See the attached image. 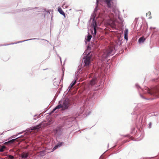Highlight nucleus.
I'll return each instance as SVG.
<instances>
[{
  "instance_id": "10",
  "label": "nucleus",
  "mask_w": 159,
  "mask_h": 159,
  "mask_svg": "<svg viewBox=\"0 0 159 159\" xmlns=\"http://www.w3.org/2000/svg\"><path fill=\"white\" fill-rule=\"evenodd\" d=\"M18 157L19 159H28L29 155L28 152H24L19 154Z\"/></svg>"
},
{
  "instance_id": "38",
  "label": "nucleus",
  "mask_w": 159,
  "mask_h": 159,
  "mask_svg": "<svg viewBox=\"0 0 159 159\" xmlns=\"http://www.w3.org/2000/svg\"><path fill=\"white\" fill-rule=\"evenodd\" d=\"M152 127V123L150 122L148 124V128L149 129H150Z\"/></svg>"
},
{
  "instance_id": "25",
  "label": "nucleus",
  "mask_w": 159,
  "mask_h": 159,
  "mask_svg": "<svg viewBox=\"0 0 159 159\" xmlns=\"http://www.w3.org/2000/svg\"><path fill=\"white\" fill-rule=\"evenodd\" d=\"M53 122L52 120H49L48 122L45 124H44L46 126H48L50 125Z\"/></svg>"
},
{
  "instance_id": "24",
  "label": "nucleus",
  "mask_w": 159,
  "mask_h": 159,
  "mask_svg": "<svg viewBox=\"0 0 159 159\" xmlns=\"http://www.w3.org/2000/svg\"><path fill=\"white\" fill-rule=\"evenodd\" d=\"M92 37V36L91 35L89 34L87 36V39L85 38V39L87 42H89L90 41L91 38Z\"/></svg>"
},
{
  "instance_id": "11",
  "label": "nucleus",
  "mask_w": 159,
  "mask_h": 159,
  "mask_svg": "<svg viewBox=\"0 0 159 159\" xmlns=\"http://www.w3.org/2000/svg\"><path fill=\"white\" fill-rule=\"evenodd\" d=\"M64 142L59 141L52 149L51 152H53L57 148L64 145Z\"/></svg>"
},
{
  "instance_id": "31",
  "label": "nucleus",
  "mask_w": 159,
  "mask_h": 159,
  "mask_svg": "<svg viewBox=\"0 0 159 159\" xmlns=\"http://www.w3.org/2000/svg\"><path fill=\"white\" fill-rule=\"evenodd\" d=\"M14 44V43H11L7 44H1V45H0V47L2 46H7V45H11V44Z\"/></svg>"
},
{
  "instance_id": "17",
  "label": "nucleus",
  "mask_w": 159,
  "mask_h": 159,
  "mask_svg": "<svg viewBox=\"0 0 159 159\" xmlns=\"http://www.w3.org/2000/svg\"><path fill=\"white\" fill-rule=\"evenodd\" d=\"M128 29H125V30L124 34V39L127 41L128 39Z\"/></svg>"
},
{
  "instance_id": "53",
  "label": "nucleus",
  "mask_w": 159,
  "mask_h": 159,
  "mask_svg": "<svg viewBox=\"0 0 159 159\" xmlns=\"http://www.w3.org/2000/svg\"><path fill=\"white\" fill-rule=\"evenodd\" d=\"M48 69V68H46V69H43V70H47Z\"/></svg>"
},
{
  "instance_id": "55",
  "label": "nucleus",
  "mask_w": 159,
  "mask_h": 159,
  "mask_svg": "<svg viewBox=\"0 0 159 159\" xmlns=\"http://www.w3.org/2000/svg\"><path fill=\"white\" fill-rule=\"evenodd\" d=\"M89 115V113L88 114H87V115Z\"/></svg>"
},
{
  "instance_id": "19",
  "label": "nucleus",
  "mask_w": 159,
  "mask_h": 159,
  "mask_svg": "<svg viewBox=\"0 0 159 159\" xmlns=\"http://www.w3.org/2000/svg\"><path fill=\"white\" fill-rule=\"evenodd\" d=\"M59 13L61 15L63 16L64 17V18H66V16L65 13L62 10L61 8L60 7H58L57 9Z\"/></svg>"
},
{
  "instance_id": "6",
  "label": "nucleus",
  "mask_w": 159,
  "mask_h": 159,
  "mask_svg": "<svg viewBox=\"0 0 159 159\" xmlns=\"http://www.w3.org/2000/svg\"><path fill=\"white\" fill-rule=\"evenodd\" d=\"M64 124L59 125L53 130V132L55 136L57 138L61 139L62 134L63 131L64 129Z\"/></svg>"
},
{
  "instance_id": "41",
  "label": "nucleus",
  "mask_w": 159,
  "mask_h": 159,
  "mask_svg": "<svg viewBox=\"0 0 159 159\" xmlns=\"http://www.w3.org/2000/svg\"><path fill=\"white\" fill-rule=\"evenodd\" d=\"M62 75L64 76V74L65 68H62Z\"/></svg>"
},
{
  "instance_id": "45",
  "label": "nucleus",
  "mask_w": 159,
  "mask_h": 159,
  "mask_svg": "<svg viewBox=\"0 0 159 159\" xmlns=\"http://www.w3.org/2000/svg\"><path fill=\"white\" fill-rule=\"evenodd\" d=\"M125 136L129 137L130 136L129 134H128V135H125Z\"/></svg>"
},
{
  "instance_id": "3",
  "label": "nucleus",
  "mask_w": 159,
  "mask_h": 159,
  "mask_svg": "<svg viewBox=\"0 0 159 159\" xmlns=\"http://www.w3.org/2000/svg\"><path fill=\"white\" fill-rule=\"evenodd\" d=\"M131 114L133 115L132 119L133 121H135L139 118V122L142 123L144 113L141 109L136 107L134 108V111L131 113Z\"/></svg>"
},
{
  "instance_id": "5",
  "label": "nucleus",
  "mask_w": 159,
  "mask_h": 159,
  "mask_svg": "<svg viewBox=\"0 0 159 159\" xmlns=\"http://www.w3.org/2000/svg\"><path fill=\"white\" fill-rule=\"evenodd\" d=\"M92 21L91 23V28L93 29V30L90 29V31L91 34L93 35V38L94 39L95 38V35L97 34V29L99 28L98 26V23L96 19H95L96 17L95 16H92Z\"/></svg>"
},
{
  "instance_id": "9",
  "label": "nucleus",
  "mask_w": 159,
  "mask_h": 159,
  "mask_svg": "<svg viewBox=\"0 0 159 159\" xmlns=\"http://www.w3.org/2000/svg\"><path fill=\"white\" fill-rule=\"evenodd\" d=\"M101 0H96V5L94 10L93 12V15H92V16H95V17H96L97 16V13H99V12L98 11V10H99V8L98 7L99 4V2L101 1Z\"/></svg>"
},
{
  "instance_id": "34",
  "label": "nucleus",
  "mask_w": 159,
  "mask_h": 159,
  "mask_svg": "<svg viewBox=\"0 0 159 159\" xmlns=\"http://www.w3.org/2000/svg\"><path fill=\"white\" fill-rule=\"evenodd\" d=\"M57 109L56 107H54L53 109V110L50 112V114H52Z\"/></svg>"
},
{
  "instance_id": "60",
  "label": "nucleus",
  "mask_w": 159,
  "mask_h": 159,
  "mask_svg": "<svg viewBox=\"0 0 159 159\" xmlns=\"http://www.w3.org/2000/svg\"><path fill=\"white\" fill-rule=\"evenodd\" d=\"M108 146H109V144H108Z\"/></svg>"
},
{
  "instance_id": "42",
  "label": "nucleus",
  "mask_w": 159,
  "mask_h": 159,
  "mask_svg": "<svg viewBox=\"0 0 159 159\" xmlns=\"http://www.w3.org/2000/svg\"><path fill=\"white\" fill-rule=\"evenodd\" d=\"M71 88V87H70V86H69L68 89H67V91H68V92H69L70 91Z\"/></svg>"
},
{
  "instance_id": "13",
  "label": "nucleus",
  "mask_w": 159,
  "mask_h": 159,
  "mask_svg": "<svg viewBox=\"0 0 159 159\" xmlns=\"http://www.w3.org/2000/svg\"><path fill=\"white\" fill-rule=\"evenodd\" d=\"M97 81V77L95 75H93V77L89 83V85L92 86L94 85L96 83Z\"/></svg>"
},
{
  "instance_id": "58",
  "label": "nucleus",
  "mask_w": 159,
  "mask_h": 159,
  "mask_svg": "<svg viewBox=\"0 0 159 159\" xmlns=\"http://www.w3.org/2000/svg\"><path fill=\"white\" fill-rule=\"evenodd\" d=\"M156 116V115H154V116Z\"/></svg>"
},
{
  "instance_id": "44",
  "label": "nucleus",
  "mask_w": 159,
  "mask_h": 159,
  "mask_svg": "<svg viewBox=\"0 0 159 159\" xmlns=\"http://www.w3.org/2000/svg\"><path fill=\"white\" fill-rule=\"evenodd\" d=\"M152 29H156V27H151L150 28V30H151Z\"/></svg>"
},
{
  "instance_id": "1",
  "label": "nucleus",
  "mask_w": 159,
  "mask_h": 159,
  "mask_svg": "<svg viewBox=\"0 0 159 159\" xmlns=\"http://www.w3.org/2000/svg\"><path fill=\"white\" fill-rule=\"evenodd\" d=\"M153 80L158 82L157 84H159L153 86L150 89L146 87L145 89L147 90L148 94L150 97L146 98L141 94L140 95L141 98L146 100H153L156 98H159V79H154Z\"/></svg>"
},
{
  "instance_id": "54",
  "label": "nucleus",
  "mask_w": 159,
  "mask_h": 159,
  "mask_svg": "<svg viewBox=\"0 0 159 159\" xmlns=\"http://www.w3.org/2000/svg\"><path fill=\"white\" fill-rule=\"evenodd\" d=\"M129 142V141H128V140H126V141H125V142Z\"/></svg>"
},
{
  "instance_id": "7",
  "label": "nucleus",
  "mask_w": 159,
  "mask_h": 159,
  "mask_svg": "<svg viewBox=\"0 0 159 159\" xmlns=\"http://www.w3.org/2000/svg\"><path fill=\"white\" fill-rule=\"evenodd\" d=\"M117 47V46L115 45L110 48L107 51V52L105 54V55L104 57L105 58L107 59L108 57L114 54L116 50Z\"/></svg>"
},
{
  "instance_id": "56",
  "label": "nucleus",
  "mask_w": 159,
  "mask_h": 159,
  "mask_svg": "<svg viewBox=\"0 0 159 159\" xmlns=\"http://www.w3.org/2000/svg\"><path fill=\"white\" fill-rule=\"evenodd\" d=\"M98 78V76H97L96 75H95Z\"/></svg>"
},
{
  "instance_id": "21",
  "label": "nucleus",
  "mask_w": 159,
  "mask_h": 159,
  "mask_svg": "<svg viewBox=\"0 0 159 159\" xmlns=\"http://www.w3.org/2000/svg\"><path fill=\"white\" fill-rule=\"evenodd\" d=\"M145 38L143 37H142L140 38L138 40V42L139 43H143L145 40Z\"/></svg>"
},
{
  "instance_id": "35",
  "label": "nucleus",
  "mask_w": 159,
  "mask_h": 159,
  "mask_svg": "<svg viewBox=\"0 0 159 159\" xmlns=\"http://www.w3.org/2000/svg\"><path fill=\"white\" fill-rule=\"evenodd\" d=\"M135 128H133L132 129L131 132V134H133L135 133Z\"/></svg>"
},
{
  "instance_id": "46",
  "label": "nucleus",
  "mask_w": 159,
  "mask_h": 159,
  "mask_svg": "<svg viewBox=\"0 0 159 159\" xmlns=\"http://www.w3.org/2000/svg\"><path fill=\"white\" fill-rule=\"evenodd\" d=\"M63 76H63V75H62V78H61V80H63Z\"/></svg>"
},
{
  "instance_id": "48",
  "label": "nucleus",
  "mask_w": 159,
  "mask_h": 159,
  "mask_svg": "<svg viewBox=\"0 0 159 159\" xmlns=\"http://www.w3.org/2000/svg\"><path fill=\"white\" fill-rule=\"evenodd\" d=\"M33 119L34 120H37V118H33Z\"/></svg>"
},
{
  "instance_id": "39",
  "label": "nucleus",
  "mask_w": 159,
  "mask_h": 159,
  "mask_svg": "<svg viewBox=\"0 0 159 159\" xmlns=\"http://www.w3.org/2000/svg\"><path fill=\"white\" fill-rule=\"evenodd\" d=\"M34 117L37 116V118L38 119L40 117V115H38L36 114L33 116Z\"/></svg>"
},
{
  "instance_id": "20",
  "label": "nucleus",
  "mask_w": 159,
  "mask_h": 159,
  "mask_svg": "<svg viewBox=\"0 0 159 159\" xmlns=\"http://www.w3.org/2000/svg\"><path fill=\"white\" fill-rule=\"evenodd\" d=\"M39 39V38L30 39H26V40L18 41L17 42L14 43V44H17V43H21L24 42H25V41H26L30 40H32Z\"/></svg>"
},
{
  "instance_id": "14",
  "label": "nucleus",
  "mask_w": 159,
  "mask_h": 159,
  "mask_svg": "<svg viewBox=\"0 0 159 159\" xmlns=\"http://www.w3.org/2000/svg\"><path fill=\"white\" fill-rule=\"evenodd\" d=\"M112 12L113 13V17L115 18H117L118 16H120V12L118 9H115L113 8L112 9Z\"/></svg>"
},
{
  "instance_id": "49",
  "label": "nucleus",
  "mask_w": 159,
  "mask_h": 159,
  "mask_svg": "<svg viewBox=\"0 0 159 159\" xmlns=\"http://www.w3.org/2000/svg\"><path fill=\"white\" fill-rule=\"evenodd\" d=\"M108 17L110 19H111V18L110 17V16H109V15L108 16Z\"/></svg>"
},
{
  "instance_id": "50",
  "label": "nucleus",
  "mask_w": 159,
  "mask_h": 159,
  "mask_svg": "<svg viewBox=\"0 0 159 159\" xmlns=\"http://www.w3.org/2000/svg\"><path fill=\"white\" fill-rule=\"evenodd\" d=\"M102 155H101V156H100V158H99V159H102V158H101V157H102Z\"/></svg>"
},
{
  "instance_id": "57",
  "label": "nucleus",
  "mask_w": 159,
  "mask_h": 159,
  "mask_svg": "<svg viewBox=\"0 0 159 159\" xmlns=\"http://www.w3.org/2000/svg\"><path fill=\"white\" fill-rule=\"evenodd\" d=\"M3 134V133H2V134H1L0 135H2Z\"/></svg>"
},
{
  "instance_id": "40",
  "label": "nucleus",
  "mask_w": 159,
  "mask_h": 159,
  "mask_svg": "<svg viewBox=\"0 0 159 159\" xmlns=\"http://www.w3.org/2000/svg\"><path fill=\"white\" fill-rule=\"evenodd\" d=\"M25 131L23 130L22 132H20L18 134H16V135H17V136L18 135L21 134H22L23 133L25 132Z\"/></svg>"
},
{
  "instance_id": "52",
  "label": "nucleus",
  "mask_w": 159,
  "mask_h": 159,
  "mask_svg": "<svg viewBox=\"0 0 159 159\" xmlns=\"http://www.w3.org/2000/svg\"><path fill=\"white\" fill-rule=\"evenodd\" d=\"M85 75H86V76H88V73L87 74V73H85Z\"/></svg>"
},
{
  "instance_id": "30",
  "label": "nucleus",
  "mask_w": 159,
  "mask_h": 159,
  "mask_svg": "<svg viewBox=\"0 0 159 159\" xmlns=\"http://www.w3.org/2000/svg\"><path fill=\"white\" fill-rule=\"evenodd\" d=\"M135 86H136V88L138 89H141L142 90H143L142 88L140 87V86L138 84H135Z\"/></svg>"
},
{
  "instance_id": "23",
  "label": "nucleus",
  "mask_w": 159,
  "mask_h": 159,
  "mask_svg": "<svg viewBox=\"0 0 159 159\" xmlns=\"http://www.w3.org/2000/svg\"><path fill=\"white\" fill-rule=\"evenodd\" d=\"M76 83V80L73 81L70 84L69 86L70 87H72L74 85H75Z\"/></svg>"
},
{
  "instance_id": "18",
  "label": "nucleus",
  "mask_w": 159,
  "mask_h": 159,
  "mask_svg": "<svg viewBox=\"0 0 159 159\" xmlns=\"http://www.w3.org/2000/svg\"><path fill=\"white\" fill-rule=\"evenodd\" d=\"M39 8V7H34V8H32V7H29L28 8H22V9H20V11L23 12V11H28L29 10V9L30 10H31V9L32 10V9H37Z\"/></svg>"
},
{
  "instance_id": "28",
  "label": "nucleus",
  "mask_w": 159,
  "mask_h": 159,
  "mask_svg": "<svg viewBox=\"0 0 159 159\" xmlns=\"http://www.w3.org/2000/svg\"><path fill=\"white\" fill-rule=\"evenodd\" d=\"M7 157L8 159H14V157L11 155H7Z\"/></svg>"
},
{
  "instance_id": "36",
  "label": "nucleus",
  "mask_w": 159,
  "mask_h": 159,
  "mask_svg": "<svg viewBox=\"0 0 159 159\" xmlns=\"http://www.w3.org/2000/svg\"><path fill=\"white\" fill-rule=\"evenodd\" d=\"M81 68H78V69L77 70V73H80V72L81 73H82V70H81Z\"/></svg>"
},
{
  "instance_id": "59",
  "label": "nucleus",
  "mask_w": 159,
  "mask_h": 159,
  "mask_svg": "<svg viewBox=\"0 0 159 159\" xmlns=\"http://www.w3.org/2000/svg\"><path fill=\"white\" fill-rule=\"evenodd\" d=\"M87 73V72H86V73ZM87 73H88V71H87Z\"/></svg>"
},
{
  "instance_id": "29",
  "label": "nucleus",
  "mask_w": 159,
  "mask_h": 159,
  "mask_svg": "<svg viewBox=\"0 0 159 159\" xmlns=\"http://www.w3.org/2000/svg\"><path fill=\"white\" fill-rule=\"evenodd\" d=\"M117 17L118 18V19L120 20V23H122L124 21V20H123V18L120 17V16H118Z\"/></svg>"
},
{
  "instance_id": "12",
  "label": "nucleus",
  "mask_w": 159,
  "mask_h": 159,
  "mask_svg": "<svg viewBox=\"0 0 159 159\" xmlns=\"http://www.w3.org/2000/svg\"><path fill=\"white\" fill-rule=\"evenodd\" d=\"M113 0H104V2L108 8H111L112 4L113 2H112Z\"/></svg>"
},
{
  "instance_id": "2",
  "label": "nucleus",
  "mask_w": 159,
  "mask_h": 159,
  "mask_svg": "<svg viewBox=\"0 0 159 159\" xmlns=\"http://www.w3.org/2000/svg\"><path fill=\"white\" fill-rule=\"evenodd\" d=\"M70 101V99L67 97L64 98L62 101V100H60L59 101L58 104L56 107L57 109L61 108V110L64 111L69 110L71 104Z\"/></svg>"
},
{
  "instance_id": "15",
  "label": "nucleus",
  "mask_w": 159,
  "mask_h": 159,
  "mask_svg": "<svg viewBox=\"0 0 159 159\" xmlns=\"http://www.w3.org/2000/svg\"><path fill=\"white\" fill-rule=\"evenodd\" d=\"M41 127L42 124H39L33 127L32 128L30 127V128L27 129L26 130H29L30 131H31L33 129H39Z\"/></svg>"
},
{
  "instance_id": "22",
  "label": "nucleus",
  "mask_w": 159,
  "mask_h": 159,
  "mask_svg": "<svg viewBox=\"0 0 159 159\" xmlns=\"http://www.w3.org/2000/svg\"><path fill=\"white\" fill-rule=\"evenodd\" d=\"M6 147L4 145H0V152H3L4 151V149Z\"/></svg>"
},
{
  "instance_id": "37",
  "label": "nucleus",
  "mask_w": 159,
  "mask_h": 159,
  "mask_svg": "<svg viewBox=\"0 0 159 159\" xmlns=\"http://www.w3.org/2000/svg\"><path fill=\"white\" fill-rule=\"evenodd\" d=\"M56 55H57V56L59 58L61 62V57L59 56V54H58L57 53L56 51Z\"/></svg>"
},
{
  "instance_id": "27",
  "label": "nucleus",
  "mask_w": 159,
  "mask_h": 159,
  "mask_svg": "<svg viewBox=\"0 0 159 159\" xmlns=\"http://www.w3.org/2000/svg\"><path fill=\"white\" fill-rule=\"evenodd\" d=\"M116 44L117 45H120L122 44V43L121 40H120V38L118 39L116 42Z\"/></svg>"
},
{
  "instance_id": "8",
  "label": "nucleus",
  "mask_w": 159,
  "mask_h": 159,
  "mask_svg": "<svg viewBox=\"0 0 159 159\" xmlns=\"http://www.w3.org/2000/svg\"><path fill=\"white\" fill-rule=\"evenodd\" d=\"M16 136H17V135H13V136L10 137L6 140V141H7L5 142L4 143V144L9 145L13 143L16 139L19 137H23V136L21 135L20 137L15 138Z\"/></svg>"
},
{
  "instance_id": "32",
  "label": "nucleus",
  "mask_w": 159,
  "mask_h": 159,
  "mask_svg": "<svg viewBox=\"0 0 159 159\" xmlns=\"http://www.w3.org/2000/svg\"><path fill=\"white\" fill-rule=\"evenodd\" d=\"M91 49V47L90 46H89V45H88L87 46V50L88 51H85V52L87 51V52H90L91 51L90 50Z\"/></svg>"
},
{
  "instance_id": "33",
  "label": "nucleus",
  "mask_w": 159,
  "mask_h": 159,
  "mask_svg": "<svg viewBox=\"0 0 159 159\" xmlns=\"http://www.w3.org/2000/svg\"><path fill=\"white\" fill-rule=\"evenodd\" d=\"M57 109L56 107H54L53 109V110L50 112V114H52Z\"/></svg>"
},
{
  "instance_id": "4",
  "label": "nucleus",
  "mask_w": 159,
  "mask_h": 159,
  "mask_svg": "<svg viewBox=\"0 0 159 159\" xmlns=\"http://www.w3.org/2000/svg\"><path fill=\"white\" fill-rule=\"evenodd\" d=\"M91 51L87 52H85L86 55L84 56L83 60L84 69L88 70L90 66L91 65V59L92 54L91 53Z\"/></svg>"
},
{
  "instance_id": "51",
  "label": "nucleus",
  "mask_w": 159,
  "mask_h": 159,
  "mask_svg": "<svg viewBox=\"0 0 159 159\" xmlns=\"http://www.w3.org/2000/svg\"><path fill=\"white\" fill-rule=\"evenodd\" d=\"M41 39L42 40H45L46 41H48L47 40H45L44 39Z\"/></svg>"
},
{
  "instance_id": "47",
  "label": "nucleus",
  "mask_w": 159,
  "mask_h": 159,
  "mask_svg": "<svg viewBox=\"0 0 159 159\" xmlns=\"http://www.w3.org/2000/svg\"><path fill=\"white\" fill-rule=\"evenodd\" d=\"M47 12H48V13H50V11L49 10H48L47 11H46Z\"/></svg>"
},
{
  "instance_id": "16",
  "label": "nucleus",
  "mask_w": 159,
  "mask_h": 159,
  "mask_svg": "<svg viewBox=\"0 0 159 159\" xmlns=\"http://www.w3.org/2000/svg\"><path fill=\"white\" fill-rule=\"evenodd\" d=\"M48 150H49L50 149H45L43 151H40L39 155L42 157L44 156L47 153H48L50 152H48L47 151Z\"/></svg>"
},
{
  "instance_id": "26",
  "label": "nucleus",
  "mask_w": 159,
  "mask_h": 159,
  "mask_svg": "<svg viewBox=\"0 0 159 159\" xmlns=\"http://www.w3.org/2000/svg\"><path fill=\"white\" fill-rule=\"evenodd\" d=\"M148 28V26L147 23L146 24L144 25L143 27V31L145 32L147 30Z\"/></svg>"
},
{
  "instance_id": "43",
  "label": "nucleus",
  "mask_w": 159,
  "mask_h": 159,
  "mask_svg": "<svg viewBox=\"0 0 159 159\" xmlns=\"http://www.w3.org/2000/svg\"><path fill=\"white\" fill-rule=\"evenodd\" d=\"M151 12L150 11H149L148 12V13H147L146 14V16H147V15H148V14H149V15H151Z\"/></svg>"
}]
</instances>
